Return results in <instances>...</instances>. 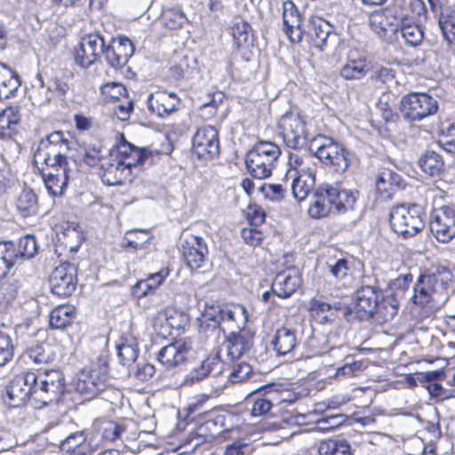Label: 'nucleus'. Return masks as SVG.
<instances>
[{
	"mask_svg": "<svg viewBox=\"0 0 455 455\" xmlns=\"http://www.w3.org/2000/svg\"><path fill=\"white\" fill-rule=\"evenodd\" d=\"M73 144L62 132H54L39 142L34 154L36 165L45 164L51 168L43 174V179L48 193L53 197L64 194L75 172L72 165L76 166V161L68 155Z\"/></svg>",
	"mask_w": 455,
	"mask_h": 455,
	"instance_id": "obj_1",
	"label": "nucleus"
},
{
	"mask_svg": "<svg viewBox=\"0 0 455 455\" xmlns=\"http://www.w3.org/2000/svg\"><path fill=\"white\" fill-rule=\"evenodd\" d=\"M452 277L444 267L421 274L414 283L411 301L427 313L438 311L450 298Z\"/></svg>",
	"mask_w": 455,
	"mask_h": 455,
	"instance_id": "obj_2",
	"label": "nucleus"
},
{
	"mask_svg": "<svg viewBox=\"0 0 455 455\" xmlns=\"http://www.w3.org/2000/svg\"><path fill=\"white\" fill-rule=\"evenodd\" d=\"M238 320L247 321L246 308L243 305L205 304L198 318L199 332L206 338L219 339L227 330H232Z\"/></svg>",
	"mask_w": 455,
	"mask_h": 455,
	"instance_id": "obj_3",
	"label": "nucleus"
},
{
	"mask_svg": "<svg viewBox=\"0 0 455 455\" xmlns=\"http://www.w3.org/2000/svg\"><path fill=\"white\" fill-rule=\"evenodd\" d=\"M108 360L105 356H99L77 373L75 389L86 398L92 399L104 391L108 387Z\"/></svg>",
	"mask_w": 455,
	"mask_h": 455,
	"instance_id": "obj_4",
	"label": "nucleus"
},
{
	"mask_svg": "<svg viewBox=\"0 0 455 455\" xmlns=\"http://www.w3.org/2000/svg\"><path fill=\"white\" fill-rule=\"evenodd\" d=\"M280 155L281 150L276 144L259 141L246 154L247 171L255 179H267L271 176Z\"/></svg>",
	"mask_w": 455,
	"mask_h": 455,
	"instance_id": "obj_5",
	"label": "nucleus"
},
{
	"mask_svg": "<svg viewBox=\"0 0 455 455\" xmlns=\"http://www.w3.org/2000/svg\"><path fill=\"white\" fill-rule=\"evenodd\" d=\"M426 212L419 204H400L390 212V224L394 231L404 237L412 236L425 227Z\"/></svg>",
	"mask_w": 455,
	"mask_h": 455,
	"instance_id": "obj_6",
	"label": "nucleus"
},
{
	"mask_svg": "<svg viewBox=\"0 0 455 455\" xmlns=\"http://www.w3.org/2000/svg\"><path fill=\"white\" fill-rule=\"evenodd\" d=\"M309 150L323 164L337 172H344L350 164L347 151L330 137L318 135L313 138Z\"/></svg>",
	"mask_w": 455,
	"mask_h": 455,
	"instance_id": "obj_7",
	"label": "nucleus"
},
{
	"mask_svg": "<svg viewBox=\"0 0 455 455\" xmlns=\"http://www.w3.org/2000/svg\"><path fill=\"white\" fill-rule=\"evenodd\" d=\"M37 377L34 401L39 406H46L60 401L65 392V379L61 371L50 370L36 373Z\"/></svg>",
	"mask_w": 455,
	"mask_h": 455,
	"instance_id": "obj_8",
	"label": "nucleus"
},
{
	"mask_svg": "<svg viewBox=\"0 0 455 455\" xmlns=\"http://www.w3.org/2000/svg\"><path fill=\"white\" fill-rule=\"evenodd\" d=\"M404 120L420 122L438 111V101L427 93L411 92L404 95L400 102Z\"/></svg>",
	"mask_w": 455,
	"mask_h": 455,
	"instance_id": "obj_9",
	"label": "nucleus"
},
{
	"mask_svg": "<svg viewBox=\"0 0 455 455\" xmlns=\"http://www.w3.org/2000/svg\"><path fill=\"white\" fill-rule=\"evenodd\" d=\"M279 134L288 148L298 149L307 144L306 122L298 111L284 113L278 122Z\"/></svg>",
	"mask_w": 455,
	"mask_h": 455,
	"instance_id": "obj_10",
	"label": "nucleus"
},
{
	"mask_svg": "<svg viewBox=\"0 0 455 455\" xmlns=\"http://www.w3.org/2000/svg\"><path fill=\"white\" fill-rule=\"evenodd\" d=\"M204 421L198 426L196 435L204 442H210L224 432L234 428L235 416L218 410L199 412Z\"/></svg>",
	"mask_w": 455,
	"mask_h": 455,
	"instance_id": "obj_11",
	"label": "nucleus"
},
{
	"mask_svg": "<svg viewBox=\"0 0 455 455\" xmlns=\"http://www.w3.org/2000/svg\"><path fill=\"white\" fill-rule=\"evenodd\" d=\"M36 379V372L33 371L23 372L13 377L6 387L9 405L20 407L28 400L34 401Z\"/></svg>",
	"mask_w": 455,
	"mask_h": 455,
	"instance_id": "obj_12",
	"label": "nucleus"
},
{
	"mask_svg": "<svg viewBox=\"0 0 455 455\" xmlns=\"http://www.w3.org/2000/svg\"><path fill=\"white\" fill-rule=\"evenodd\" d=\"M180 251L182 257L190 269L200 268L208 255V248L204 240L190 233L180 236Z\"/></svg>",
	"mask_w": 455,
	"mask_h": 455,
	"instance_id": "obj_13",
	"label": "nucleus"
},
{
	"mask_svg": "<svg viewBox=\"0 0 455 455\" xmlns=\"http://www.w3.org/2000/svg\"><path fill=\"white\" fill-rule=\"evenodd\" d=\"M193 152L203 160L212 159L219 155V132L215 127L207 125L199 128L192 140Z\"/></svg>",
	"mask_w": 455,
	"mask_h": 455,
	"instance_id": "obj_14",
	"label": "nucleus"
},
{
	"mask_svg": "<svg viewBox=\"0 0 455 455\" xmlns=\"http://www.w3.org/2000/svg\"><path fill=\"white\" fill-rule=\"evenodd\" d=\"M307 42L314 48L323 51L329 42L336 39L333 26L321 17L312 18L304 32Z\"/></svg>",
	"mask_w": 455,
	"mask_h": 455,
	"instance_id": "obj_15",
	"label": "nucleus"
},
{
	"mask_svg": "<svg viewBox=\"0 0 455 455\" xmlns=\"http://www.w3.org/2000/svg\"><path fill=\"white\" fill-rule=\"evenodd\" d=\"M76 274L75 266L69 263L55 267L50 278L52 292L59 297L70 296L76 288Z\"/></svg>",
	"mask_w": 455,
	"mask_h": 455,
	"instance_id": "obj_16",
	"label": "nucleus"
},
{
	"mask_svg": "<svg viewBox=\"0 0 455 455\" xmlns=\"http://www.w3.org/2000/svg\"><path fill=\"white\" fill-rule=\"evenodd\" d=\"M100 166L101 180L108 186L131 182L133 179L132 173L122 164L121 160L113 153L103 159Z\"/></svg>",
	"mask_w": 455,
	"mask_h": 455,
	"instance_id": "obj_17",
	"label": "nucleus"
},
{
	"mask_svg": "<svg viewBox=\"0 0 455 455\" xmlns=\"http://www.w3.org/2000/svg\"><path fill=\"white\" fill-rule=\"evenodd\" d=\"M104 40L97 34H90L81 39L78 49L76 51L75 59L77 64L83 68L92 65L103 52Z\"/></svg>",
	"mask_w": 455,
	"mask_h": 455,
	"instance_id": "obj_18",
	"label": "nucleus"
},
{
	"mask_svg": "<svg viewBox=\"0 0 455 455\" xmlns=\"http://www.w3.org/2000/svg\"><path fill=\"white\" fill-rule=\"evenodd\" d=\"M301 283L299 271L289 268L276 274L272 283V291L279 298L287 299L300 287Z\"/></svg>",
	"mask_w": 455,
	"mask_h": 455,
	"instance_id": "obj_19",
	"label": "nucleus"
},
{
	"mask_svg": "<svg viewBox=\"0 0 455 455\" xmlns=\"http://www.w3.org/2000/svg\"><path fill=\"white\" fill-rule=\"evenodd\" d=\"M180 99L175 92L158 91L148 97L149 110L159 117H165L178 110Z\"/></svg>",
	"mask_w": 455,
	"mask_h": 455,
	"instance_id": "obj_20",
	"label": "nucleus"
},
{
	"mask_svg": "<svg viewBox=\"0 0 455 455\" xmlns=\"http://www.w3.org/2000/svg\"><path fill=\"white\" fill-rule=\"evenodd\" d=\"M283 21L284 32L291 43H299L304 36L301 28L300 14L291 1H285L283 4Z\"/></svg>",
	"mask_w": 455,
	"mask_h": 455,
	"instance_id": "obj_21",
	"label": "nucleus"
},
{
	"mask_svg": "<svg viewBox=\"0 0 455 455\" xmlns=\"http://www.w3.org/2000/svg\"><path fill=\"white\" fill-rule=\"evenodd\" d=\"M283 21L284 32L291 43H299L304 36L301 28L300 14L291 1H285L283 4Z\"/></svg>",
	"mask_w": 455,
	"mask_h": 455,
	"instance_id": "obj_22",
	"label": "nucleus"
},
{
	"mask_svg": "<svg viewBox=\"0 0 455 455\" xmlns=\"http://www.w3.org/2000/svg\"><path fill=\"white\" fill-rule=\"evenodd\" d=\"M188 347L185 343L176 341L162 347L157 353L158 363L166 370L182 365L188 355Z\"/></svg>",
	"mask_w": 455,
	"mask_h": 455,
	"instance_id": "obj_23",
	"label": "nucleus"
},
{
	"mask_svg": "<svg viewBox=\"0 0 455 455\" xmlns=\"http://www.w3.org/2000/svg\"><path fill=\"white\" fill-rule=\"evenodd\" d=\"M253 345V336L248 331L240 330L235 332L232 331L226 337L224 346L230 359H239L246 355Z\"/></svg>",
	"mask_w": 455,
	"mask_h": 455,
	"instance_id": "obj_24",
	"label": "nucleus"
},
{
	"mask_svg": "<svg viewBox=\"0 0 455 455\" xmlns=\"http://www.w3.org/2000/svg\"><path fill=\"white\" fill-rule=\"evenodd\" d=\"M390 14L391 11L386 10L384 12H378L371 17L374 31L387 42L393 41L400 28V18L394 17L393 20H389Z\"/></svg>",
	"mask_w": 455,
	"mask_h": 455,
	"instance_id": "obj_25",
	"label": "nucleus"
},
{
	"mask_svg": "<svg viewBox=\"0 0 455 455\" xmlns=\"http://www.w3.org/2000/svg\"><path fill=\"white\" fill-rule=\"evenodd\" d=\"M123 140H124L122 135ZM115 155L121 160L122 164L132 173V168L136 167L139 164H144L148 158V152L137 148L130 142L124 140L117 148Z\"/></svg>",
	"mask_w": 455,
	"mask_h": 455,
	"instance_id": "obj_26",
	"label": "nucleus"
},
{
	"mask_svg": "<svg viewBox=\"0 0 455 455\" xmlns=\"http://www.w3.org/2000/svg\"><path fill=\"white\" fill-rule=\"evenodd\" d=\"M325 187L333 211L338 213H343L354 209L357 199V191L341 189L338 186L326 185Z\"/></svg>",
	"mask_w": 455,
	"mask_h": 455,
	"instance_id": "obj_27",
	"label": "nucleus"
},
{
	"mask_svg": "<svg viewBox=\"0 0 455 455\" xmlns=\"http://www.w3.org/2000/svg\"><path fill=\"white\" fill-rule=\"evenodd\" d=\"M380 298H382V291L377 287L362 286L355 292V306L359 311L372 316Z\"/></svg>",
	"mask_w": 455,
	"mask_h": 455,
	"instance_id": "obj_28",
	"label": "nucleus"
},
{
	"mask_svg": "<svg viewBox=\"0 0 455 455\" xmlns=\"http://www.w3.org/2000/svg\"><path fill=\"white\" fill-rule=\"evenodd\" d=\"M272 344L279 355L291 353L299 344L297 331L286 326L277 329Z\"/></svg>",
	"mask_w": 455,
	"mask_h": 455,
	"instance_id": "obj_29",
	"label": "nucleus"
},
{
	"mask_svg": "<svg viewBox=\"0 0 455 455\" xmlns=\"http://www.w3.org/2000/svg\"><path fill=\"white\" fill-rule=\"evenodd\" d=\"M401 176L391 170H384L376 180V191L382 199H390L395 191L402 187Z\"/></svg>",
	"mask_w": 455,
	"mask_h": 455,
	"instance_id": "obj_30",
	"label": "nucleus"
},
{
	"mask_svg": "<svg viewBox=\"0 0 455 455\" xmlns=\"http://www.w3.org/2000/svg\"><path fill=\"white\" fill-rule=\"evenodd\" d=\"M20 86V76L10 67L0 62V100L13 96Z\"/></svg>",
	"mask_w": 455,
	"mask_h": 455,
	"instance_id": "obj_31",
	"label": "nucleus"
},
{
	"mask_svg": "<svg viewBox=\"0 0 455 455\" xmlns=\"http://www.w3.org/2000/svg\"><path fill=\"white\" fill-rule=\"evenodd\" d=\"M331 275L339 283L346 284L352 279L354 259L352 258H340L326 263Z\"/></svg>",
	"mask_w": 455,
	"mask_h": 455,
	"instance_id": "obj_32",
	"label": "nucleus"
},
{
	"mask_svg": "<svg viewBox=\"0 0 455 455\" xmlns=\"http://www.w3.org/2000/svg\"><path fill=\"white\" fill-rule=\"evenodd\" d=\"M314 201L308 208V214L314 219L328 216L333 211L326 187H321L315 193Z\"/></svg>",
	"mask_w": 455,
	"mask_h": 455,
	"instance_id": "obj_33",
	"label": "nucleus"
},
{
	"mask_svg": "<svg viewBox=\"0 0 455 455\" xmlns=\"http://www.w3.org/2000/svg\"><path fill=\"white\" fill-rule=\"evenodd\" d=\"M439 27L445 41L455 40V0H448L441 11Z\"/></svg>",
	"mask_w": 455,
	"mask_h": 455,
	"instance_id": "obj_34",
	"label": "nucleus"
},
{
	"mask_svg": "<svg viewBox=\"0 0 455 455\" xmlns=\"http://www.w3.org/2000/svg\"><path fill=\"white\" fill-rule=\"evenodd\" d=\"M399 31L406 44L417 46L420 44L424 37V32L420 25L413 22L411 18L403 16L400 18Z\"/></svg>",
	"mask_w": 455,
	"mask_h": 455,
	"instance_id": "obj_35",
	"label": "nucleus"
},
{
	"mask_svg": "<svg viewBox=\"0 0 455 455\" xmlns=\"http://www.w3.org/2000/svg\"><path fill=\"white\" fill-rule=\"evenodd\" d=\"M370 70V63L364 57L349 59L340 69V76L346 80L361 79Z\"/></svg>",
	"mask_w": 455,
	"mask_h": 455,
	"instance_id": "obj_36",
	"label": "nucleus"
},
{
	"mask_svg": "<svg viewBox=\"0 0 455 455\" xmlns=\"http://www.w3.org/2000/svg\"><path fill=\"white\" fill-rule=\"evenodd\" d=\"M292 178L291 190L295 199L304 200L315 186L314 172L291 176Z\"/></svg>",
	"mask_w": 455,
	"mask_h": 455,
	"instance_id": "obj_37",
	"label": "nucleus"
},
{
	"mask_svg": "<svg viewBox=\"0 0 455 455\" xmlns=\"http://www.w3.org/2000/svg\"><path fill=\"white\" fill-rule=\"evenodd\" d=\"M75 307L71 305H60L51 311L49 324L52 329H63L75 318Z\"/></svg>",
	"mask_w": 455,
	"mask_h": 455,
	"instance_id": "obj_38",
	"label": "nucleus"
},
{
	"mask_svg": "<svg viewBox=\"0 0 455 455\" xmlns=\"http://www.w3.org/2000/svg\"><path fill=\"white\" fill-rule=\"evenodd\" d=\"M119 363L124 366L132 365L139 356V348L133 338H122L116 345Z\"/></svg>",
	"mask_w": 455,
	"mask_h": 455,
	"instance_id": "obj_39",
	"label": "nucleus"
},
{
	"mask_svg": "<svg viewBox=\"0 0 455 455\" xmlns=\"http://www.w3.org/2000/svg\"><path fill=\"white\" fill-rule=\"evenodd\" d=\"M158 318L164 321L163 326L169 329L168 334L172 335V331H180L188 323V315L174 308H165L159 312Z\"/></svg>",
	"mask_w": 455,
	"mask_h": 455,
	"instance_id": "obj_40",
	"label": "nucleus"
},
{
	"mask_svg": "<svg viewBox=\"0 0 455 455\" xmlns=\"http://www.w3.org/2000/svg\"><path fill=\"white\" fill-rule=\"evenodd\" d=\"M16 207L23 217L36 214L38 212L36 195L29 188L23 189L17 198Z\"/></svg>",
	"mask_w": 455,
	"mask_h": 455,
	"instance_id": "obj_41",
	"label": "nucleus"
},
{
	"mask_svg": "<svg viewBox=\"0 0 455 455\" xmlns=\"http://www.w3.org/2000/svg\"><path fill=\"white\" fill-rule=\"evenodd\" d=\"M253 393L259 396L253 402L251 415L257 417L267 414L275 404L274 400H275V397L273 396L270 390L264 388V386H261Z\"/></svg>",
	"mask_w": 455,
	"mask_h": 455,
	"instance_id": "obj_42",
	"label": "nucleus"
},
{
	"mask_svg": "<svg viewBox=\"0 0 455 455\" xmlns=\"http://www.w3.org/2000/svg\"><path fill=\"white\" fill-rule=\"evenodd\" d=\"M18 259L16 247L12 242H0V280L5 276Z\"/></svg>",
	"mask_w": 455,
	"mask_h": 455,
	"instance_id": "obj_43",
	"label": "nucleus"
},
{
	"mask_svg": "<svg viewBox=\"0 0 455 455\" xmlns=\"http://www.w3.org/2000/svg\"><path fill=\"white\" fill-rule=\"evenodd\" d=\"M33 86L36 87L32 96L35 105L42 106L47 104L54 98V92L52 90L49 81L45 83L40 73L36 76Z\"/></svg>",
	"mask_w": 455,
	"mask_h": 455,
	"instance_id": "obj_44",
	"label": "nucleus"
},
{
	"mask_svg": "<svg viewBox=\"0 0 455 455\" xmlns=\"http://www.w3.org/2000/svg\"><path fill=\"white\" fill-rule=\"evenodd\" d=\"M318 452L320 455H352L349 443L343 439L322 441L318 446Z\"/></svg>",
	"mask_w": 455,
	"mask_h": 455,
	"instance_id": "obj_45",
	"label": "nucleus"
},
{
	"mask_svg": "<svg viewBox=\"0 0 455 455\" xmlns=\"http://www.w3.org/2000/svg\"><path fill=\"white\" fill-rule=\"evenodd\" d=\"M221 369L222 362L220 360L217 355L208 356L202 362L200 367L195 369V371L192 372L191 378L192 379L201 380L207 377L209 374L212 373L216 375L220 373Z\"/></svg>",
	"mask_w": 455,
	"mask_h": 455,
	"instance_id": "obj_46",
	"label": "nucleus"
},
{
	"mask_svg": "<svg viewBox=\"0 0 455 455\" xmlns=\"http://www.w3.org/2000/svg\"><path fill=\"white\" fill-rule=\"evenodd\" d=\"M422 171L430 176L439 175L443 168L441 156L435 151H427L419 159Z\"/></svg>",
	"mask_w": 455,
	"mask_h": 455,
	"instance_id": "obj_47",
	"label": "nucleus"
},
{
	"mask_svg": "<svg viewBox=\"0 0 455 455\" xmlns=\"http://www.w3.org/2000/svg\"><path fill=\"white\" fill-rule=\"evenodd\" d=\"M398 311V301L393 296H384L378 301V306L374 314L380 318L382 321L387 322L397 314Z\"/></svg>",
	"mask_w": 455,
	"mask_h": 455,
	"instance_id": "obj_48",
	"label": "nucleus"
},
{
	"mask_svg": "<svg viewBox=\"0 0 455 455\" xmlns=\"http://www.w3.org/2000/svg\"><path fill=\"white\" fill-rule=\"evenodd\" d=\"M312 156H300L298 153H290L288 175H297L301 173L312 172L314 168L311 166Z\"/></svg>",
	"mask_w": 455,
	"mask_h": 455,
	"instance_id": "obj_49",
	"label": "nucleus"
},
{
	"mask_svg": "<svg viewBox=\"0 0 455 455\" xmlns=\"http://www.w3.org/2000/svg\"><path fill=\"white\" fill-rule=\"evenodd\" d=\"M232 36L237 47L249 45L252 41L251 25L243 20L235 22L232 27Z\"/></svg>",
	"mask_w": 455,
	"mask_h": 455,
	"instance_id": "obj_50",
	"label": "nucleus"
},
{
	"mask_svg": "<svg viewBox=\"0 0 455 455\" xmlns=\"http://www.w3.org/2000/svg\"><path fill=\"white\" fill-rule=\"evenodd\" d=\"M430 231L441 243H448L455 237V226L430 220Z\"/></svg>",
	"mask_w": 455,
	"mask_h": 455,
	"instance_id": "obj_51",
	"label": "nucleus"
},
{
	"mask_svg": "<svg viewBox=\"0 0 455 455\" xmlns=\"http://www.w3.org/2000/svg\"><path fill=\"white\" fill-rule=\"evenodd\" d=\"M23 358L26 362L28 360L36 365L47 363L52 360L51 355L45 351L41 344H34L28 347L23 354Z\"/></svg>",
	"mask_w": 455,
	"mask_h": 455,
	"instance_id": "obj_52",
	"label": "nucleus"
},
{
	"mask_svg": "<svg viewBox=\"0 0 455 455\" xmlns=\"http://www.w3.org/2000/svg\"><path fill=\"white\" fill-rule=\"evenodd\" d=\"M13 344L4 324L0 325V363L6 364L13 357Z\"/></svg>",
	"mask_w": 455,
	"mask_h": 455,
	"instance_id": "obj_53",
	"label": "nucleus"
},
{
	"mask_svg": "<svg viewBox=\"0 0 455 455\" xmlns=\"http://www.w3.org/2000/svg\"><path fill=\"white\" fill-rule=\"evenodd\" d=\"M344 365L337 368L335 377L339 380L358 376L365 368L363 361L346 360Z\"/></svg>",
	"mask_w": 455,
	"mask_h": 455,
	"instance_id": "obj_54",
	"label": "nucleus"
},
{
	"mask_svg": "<svg viewBox=\"0 0 455 455\" xmlns=\"http://www.w3.org/2000/svg\"><path fill=\"white\" fill-rule=\"evenodd\" d=\"M18 259H30L37 252V244L36 237L27 235L19 240L18 249H16Z\"/></svg>",
	"mask_w": 455,
	"mask_h": 455,
	"instance_id": "obj_55",
	"label": "nucleus"
},
{
	"mask_svg": "<svg viewBox=\"0 0 455 455\" xmlns=\"http://www.w3.org/2000/svg\"><path fill=\"white\" fill-rule=\"evenodd\" d=\"M264 388L270 390L273 396L275 397L274 400L275 404H281L283 403H292L296 401V395L290 390H287L281 384L270 383L264 386Z\"/></svg>",
	"mask_w": 455,
	"mask_h": 455,
	"instance_id": "obj_56",
	"label": "nucleus"
},
{
	"mask_svg": "<svg viewBox=\"0 0 455 455\" xmlns=\"http://www.w3.org/2000/svg\"><path fill=\"white\" fill-rule=\"evenodd\" d=\"M164 24L169 29H177L181 28L187 21V17L183 12L176 9H168L163 13Z\"/></svg>",
	"mask_w": 455,
	"mask_h": 455,
	"instance_id": "obj_57",
	"label": "nucleus"
},
{
	"mask_svg": "<svg viewBox=\"0 0 455 455\" xmlns=\"http://www.w3.org/2000/svg\"><path fill=\"white\" fill-rule=\"evenodd\" d=\"M18 286L14 282L5 281L0 285V310L12 303L16 298Z\"/></svg>",
	"mask_w": 455,
	"mask_h": 455,
	"instance_id": "obj_58",
	"label": "nucleus"
},
{
	"mask_svg": "<svg viewBox=\"0 0 455 455\" xmlns=\"http://www.w3.org/2000/svg\"><path fill=\"white\" fill-rule=\"evenodd\" d=\"M430 220L455 226V205L447 204L434 209Z\"/></svg>",
	"mask_w": 455,
	"mask_h": 455,
	"instance_id": "obj_59",
	"label": "nucleus"
},
{
	"mask_svg": "<svg viewBox=\"0 0 455 455\" xmlns=\"http://www.w3.org/2000/svg\"><path fill=\"white\" fill-rule=\"evenodd\" d=\"M251 373L252 367L245 362H240L234 364L229 379L233 383L243 382L251 377Z\"/></svg>",
	"mask_w": 455,
	"mask_h": 455,
	"instance_id": "obj_60",
	"label": "nucleus"
},
{
	"mask_svg": "<svg viewBox=\"0 0 455 455\" xmlns=\"http://www.w3.org/2000/svg\"><path fill=\"white\" fill-rule=\"evenodd\" d=\"M347 419L344 414L328 415L315 421L317 428L320 430H331L341 426Z\"/></svg>",
	"mask_w": 455,
	"mask_h": 455,
	"instance_id": "obj_61",
	"label": "nucleus"
},
{
	"mask_svg": "<svg viewBox=\"0 0 455 455\" xmlns=\"http://www.w3.org/2000/svg\"><path fill=\"white\" fill-rule=\"evenodd\" d=\"M441 136L440 143L443 148L450 153H455V122L443 128Z\"/></svg>",
	"mask_w": 455,
	"mask_h": 455,
	"instance_id": "obj_62",
	"label": "nucleus"
},
{
	"mask_svg": "<svg viewBox=\"0 0 455 455\" xmlns=\"http://www.w3.org/2000/svg\"><path fill=\"white\" fill-rule=\"evenodd\" d=\"M20 120L18 110L13 108H7L0 114V131L12 129Z\"/></svg>",
	"mask_w": 455,
	"mask_h": 455,
	"instance_id": "obj_63",
	"label": "nucleus"
},
{
	"mask_svg": "<svg viewBox=\"0 0 455 455\" xmlns=\"http://www.w3.org/2000/svg\"><path fill=\"white\" fill-rule=\"evenodd\" d=\"M189 70V63L187 56L178 57L172 66L170 68L171 76L176 79L180 80L185 78Z\"/></svg>",
	"mask_w": 455,
	"mask_h": 455,
	"instance_id": "obj_64",
	"label": "nucleus"
}]
</instances>
